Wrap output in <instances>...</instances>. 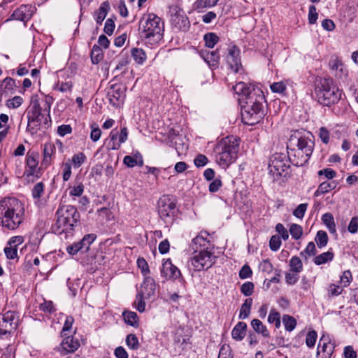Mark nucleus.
Wrapping results in <instances>:
<instances>
[{
	"label": "nucleus",
	"mask_w": 358,
	"mask_h": 358,
	"mask_svg": "<svg viewBox=\"0 0 358 358\" xmlns=\"http://www.w3.org/2000/svg\"><path fill=\"white\" fill-rule=\"evenodd\" d=\"M259 268L262 272L270 274L273 271V266L269 259H264L259 264Z\"/></svg>",
	"instance_id": "obj_60"
},
{
	"label": "nucleus",
	"mask_w": 358,
	"mask_h": 358,
	"mask_svg": "<svg viewBox=\"0 0 358 358\" xmlns=\"http://www.w3.org/2000/svg\"><path fill=\"white\" fill-rule=\"evenodd\" d=\"M247 324L243 322H238L231 331L232 338L237 341H242L246 335Z\"/></svg>",
	"instance_id": "obj_27"
},
{
	"label": "nucleus",
	"mask_w": 358,
	"mask_h": 358,
	"mask_svg": "<svg viewBox=\"0 0 358 358\" xmlns=\"http://www.w3.org/2000/svg\"><path fill=\"white\" fill-rule=\"evenodd\" d=\"M233 90L237 94L242 96L243 101L245 99L249 97L250 94L252 92H256L257 91L251 87L248 86L247 84L243 82L238 83L235 86L233 87Z\"/></svg>",
	"instance_id": "obj_26"
},
{
	"label": "nucleus",
	"mask_w": 358,
	"mask_h": 358,
	"mask_svg": "<svg viewBox=\"0 0 358 358\" xmlns=\"http://www.w3.org/2000/svg\"><path fill=\"white\" fill-rule=\"evenodd\" d=\"M242 106L241 117L245 124L255 125L260 122L265 115L264 103L266 100L263 92L257 90L256 92L250 94L249 97L244 99Z\"/></svg>",
	"instance_id": "obj_4"
},
{
	"label": "nucleus",
	"mask_w": 358,
	"mask_h": 358,
	"mask_svg": "<svg viewBox=\"0 0 358 358\" xmlns=\"http://www.w3.org/2000/svg\"><path fill=\"white\" fill-rule=\"evenodd\" d=\"M19 316L17 312L8 310L0 314V338L11 335L17 328Z\"/></svg>",
	"instance_id": "obj_11"
},
{
	"label": "nucleus",
	"mask_w": 358,
	"mask_h": 358,
	"mask_svg": "<svg viewBox=\"0 0 358 358\" xmlns=\"http://www.w3.org/2000/svg\"><path fill=\"white\" fill-rule=\"evenodd\" d=\"M314 146V141L308 137L301 136L297 140V148L310 156H311L313 152Z\"/></svg>",
	"instance_id": "obj_24"
},
{
	"label": "nucleus",
	"mask_w": 358,
	"mask_h": 358,
	"mask_svg": "<svg viewBox=\"0 0 358 358\" xmlns=\"http://www.w3.org/2000/svg\"><path fill=\"white\" fill-rule=\"evenodd\" d=\"M192 248L194 251L214 250V245L209 240V234L206 231H201L193 238Z\"/></svg>",
	"instance_id": "obj_16"
},
{
	"label": "nucleus",
	"mask_w": 358,
	"mask_h": 358,
	"mask_svg": "<svg viewBox=\"0 0 358 358\" xmlns=\"http://www.w3.org/2000/svg\"><path fill=\"white\" fill-rule=\"evenodd\" d=\"M56 148L52 143H46L43 148V163L46 166L51 164L52 157L55 154Z\"/></svg>",
	"instance_id": "obj_29"
},
{
	"label": "nucleus",
	"mask_w": 358,
	"mask_h": 358,
	"mask_svg": "<svg viewBox=\"0 0 358 358\" xmlns=\"http://www.w3.org/2000/svg\"><path fill=\"white\" fill-rule=\"evenodd\" d=\"M271 90L275 93L284 94L287 89L286 83L283 81L273 83L270 86Z\"/></svg>",
	"instance_id": "obj_56"
},
{
	"label": "nucleus",
	"mask_w": 358,
	"mask_h": 358,
	"mask_svg": "<svg viewBox=\"0 0 358 358\" xmlns=\"http://www.w3.org/2000/svg\"><path fill=\"white\" fill-rule=\"evenodd\" d=\"M124 164L128 167H134L136 166H143V159L141 153L137 152L133 156L127 155L123 159Z\"/></svg>",
	"instance_id": "obj_28"
},
{
	"label": "nucleus",
	"mask_w": 358,
	"mask_h": 358,
	"mask_svg": "<svg viewBox=\"0 0 358 358\" xmlns=\"http://www.w3.org/2000/svg\"><path fill=\"white\" fill-rule=\"evenodd\" d=\"M157 211L160 219L167 227L173 224L178 212L176 201L169 195H163L157 201Z\"/></svg>",
	"instance_id": "obj_9"
},
{
	"label": "nucleus",
	"mask_w": 358,
	"mask_h": 358,
	"mask_svg": "<svg viewBox=\"0 0 358 358\" xmlns=\"http://www.w3.org/2000/svg\"><path fill=\"white\" fill-rule=\"evenodd\" d=\"M268 322L270 324H274L275 327L278 329L280 327L281 322H280V313L274 308H272L270 310L268 317Z\"/></svg>",
	"instance_id": "obj_47"
},
{
	"label": "nucleus",
	"mask_w": 358,
	"mask_h": 358,
	"mask_svg": "<svg viewBox=\"0 0 358 358\" xmlns=\"http://www.w3.org/2000/svg\"><path fill=\"white\" fill-rule=\"evenodd\" d=\"M219 0H196L194 3V8L198 11H201L206 8L215 6Z\"/></svg>",
	"instance_id": "obj_39"
},
{
	"label": "nucleus",
	"mask_w": 358,
	"mask_h": 358,
	"mask_svg": "<svg viewBox=\"0 0 358 358\" xmlns=\"http://www.w3.org/2000/svg\"><path fill=\"white\" fill-rule=\"evenodd\" d=\"M171 24L178 31H187L190 27V22L185 11L178 6L171 8Z\"/></svg>",
	"instance_id": "obj_12"
},
{
	"label": "nucleus",
	"mask_w": 358,
	"mask_h": 358,
	"mask_svg": "<svg viewBox=\"0 0 358 358\" xmlns=\"http://www.w3.org/2000/svg\"><path fill=\"white\" fill-rule=\"evenodd\" d=\"M87 160V157L83 152H78L73 155L71 163L74 168H79Z\"/></svg>",
	"instance_id": "obj_46"
},
{
	"label": "nucleus",
	"mask_w": 358,
	"mask_h": 358,
	"mask_svg": "<svg viewBox=\"0 0 358 358\" xmlns=\"http://www.w3.org/2000/svg\"><path fill=\"white\" fill-rule=\"evenodd\" d=\"M317 338V334L316 331H315V330L309 331L308 332V334H306V345L310 348H313L315 345Z\"/></svg>",
	"instance_id": "obj_55"
},
{
	"label": "nucleus",
	"mask_w": 358,
	"mask_h": 358,
	"mask_svg": "<svg viewBox=\"0 0 358 358\" xmlns=\"http://www.w3.org/2000/svg\"><path fill=\"white\" fill-rule=\"evenodd\" d=\"M24 208L22 203L15 197L0 200V225L9 230L17 229L22 223Z\"/></svg>",
	"instance_id": "obj_2"
},
{
	"label": "nucleus",
	"mask_w": 358,
	"mask_h": 358,
	"mask_svg": "<svg viewBox=\"0 0 358 358\" xmlns=\"http://www.w3.org/2000/svg\"><path fill=\"white\" fill-rule=\"evenodd\" d=\"M308 208V203H301L293 211V215L299 218L302 219Z\"/></svg>",
	"instance_id": "obj_64"
},
{
	"label": "nucleus",
	"mask_w": 358,
	"mask_h": 358,
	"mask_svg": "<svg viewBox=\"0 0 358 358\" xmlns=\"http://www.w3.org/2000/svg\"><path fill=\"white\" fill-rule=\"evenodd\" d=\"M61 347L62 350L66 353L73 352L80 347V342L78 339L75 338L73 336H64Z\"/></svg>",
	"instance_id": "obj_23"
},
{
	"label": "nucleus",
	"mask_w": 358,
	"mask_h": 358,
	"mask_svg": "<svg viewBox=\"0 0 358 358\" xmlns=\"http://www.w3.org/2000/svg\"><path fill=\"white\" fill-rule=\"evenodd\" d=\"M54 99L51 96H45L42 101L32 99L31 106L27 112L28 126L32 130H38L41 126L45 129L48 128L51 124L50 109Z\"/></svg>",
	"instance_id": "obj_3"
},
{
	"label": "nucleus",
	"mask_w": 358,
	"mask_h": 358,
	"mask_svg": "<svg viewBox=\"0 0 358 358\" xmlns=\"http://www.w3.org/2000/svg\"><path fill=\"white\" fill-rule=\"evenodd\" d=\"M110 10V3L108 1L102 2L98 10L94 11V17L97 24L101 25Z\"/></svg>",
	"instance_id": "obj_25"
},
{
	"label": "nucleus",
	"mask_w": 358,
	"mask_h": 358,
	"mask_svg": "<svg viewBox=\"0 0 358 358\" xmlns=\"http://www.w3.org/2000/svg\"><path fill=\"white\" fill-rule=\"evenodd\" d=\"M352 280V275L350 270H346L343 272L341 276L340 282L343 285V287H347L350 285Z\"/></svg>",
	"instance_id": "obj_57"
},
{
	"label": "nucleus",
	"mask_w": 358,
	"mask_h": 358,
	"mask_svg": "<svg viewBox=\"0 0 358 358\" xmlns=\"http://www.w3.org/2000/svg\"><path fill=\"white\" fill-rule=\"evenodd\" d=\"M145 299H146L145 296H141V294L138 293L136 294L134 306L140 313H143L145 310V302L144 301Z\"/></svg>",
	"instance_id": "obj_52"
},
{
	"label": "nucleus",
	"mask_w": 358,
	"mask_h": 358,
	"mask_svg": "<svg viewBox=\"0 0 358 358\" xmlns=\"http://www.w3.org/2000/svg\"><path fill=\"white\" fill-rule=\"evenodd\" d=\"M317 348H319L322 353H325L326 352L334 353L335 345L334 343L331 342V339L329 336H322Z\"/></svg>",
	"instance_id": "obj_30"
},
{
	"label": "nucleus",
	"mask_w": 358,
	"mask_h": 358,
	"mask_svg": "<svg viewBox=\"0 0 358 358\" xmlns=\"http://www.w3.org/2000/svg\"><path fill=\"white\" fill-rule=\"evenodd\" d=\"M216 262L213 250L194 251L189 262L194 271H201L210 268Z\"/></svg>",
	"instance_id": "obj_10"
},
{
	"label": "nucleus",
	"mask_w": 358,
	"mask_h": 358,
	"mask_svg": "<svg viewBox=\"0 0 358 358\" xmlns=\"http://www.w3.org/2000/svg\"><path fill=\"white\" fill-rule=\"evenodd\" d=\"M205 60L209 65L215 66L218 64L220 60V55L217 50L208 52L205 57Z\"/></svg>",
	"instance_id": "obj_43"
},
{
	"label": "nucleus",
	"mask_w": 358,
	"mask_h": 358,
	"mask_svg": "<svg viewBox=\"0 0 358 358\" xmlns=\"http://www.w3.org/2000/svg\"><path fill=\"white\" fill-rule=\"evenodd\" d=\"M334 257V252L331 251V249L328 250L327 252H323L317 256H316L314 259V263L316 265H321L325 264L328 262H331Z\"/></svg>",
	"instance_id": "obj_37"
},
{
	"label": "nucleus",
	"mask_w": 358,
	"mask_h": 358,
	"mask_svg": "<svg viewBox=\"0 0 358 358\" xmlns=\"http://www.w3.org/2000/svg\"><path fill=\"white\" fill-rule=\"evenodd\" d=\"M343 291V287L331 283L327 287V294L329 297L337 296L340 295Z\"/></svg>",
	"instance_id": "obj_53"
},
{
	"label": "nucleus",
	"mask_w": 358,
	"mask_h": 358,
	"mask_svg": "<svg viewBox=\"0 0 358 358\" xmlns=\"http://www.w3.org/2000/svg\"><path fill=\"white\" fill-rule=\"evenodd\" d=\"M107 96L110 104L115 108H120L126 98V87L121 84L112 85L108 90Z\"/></svg>",
	"instance_id": "obj_13"
},
{
	"label": "nucleus",
	"mask_w": 358,
	"mask_h": 358,
	"mask_svg": "<svg viewBox=\"0 0 358 358\" xmlns=\"http://www.w3.org/2000/svg\"><path fill=\"white\" fill-rule=\"evenodd\" d=\"M241 139L236 136H228L222 138L216 144L214 152L217 163L223 168L234 163L240 150Z\"/></svg>",
	"instance_id": "obj_5"
},
{
	"label": "nucleus",
	"mask_w": 358,
	"mask_h": 358,
	"mask_svg": "<svg viewBox=\"0 0 358 358\" xmlns=\"http://www.w3.org/2000/svg\"><path fill=\"white\" fill-rule=\"evenodd\" d=\"M299 273H294L289 271L285 273V282L289 285H293L296 284L299 279Z\"/></svg>",
	"instance_id": "obj_59"
},
{
	"label": "nucleus",
	"mask_w": 358,
	"mask_h": 358,
	"mask_svg": "<svg viewBox=\"0 0 358 358\" xmlns=\"http://www.w3.org/2000/svg\"><path fill=\"white\" fill-rule=\"evenodd\" d=\"M103 58L101 48L98 45H94L91 51V59L93 64H98Z\"/></svg>",
	"instance_id": "obj_42"
},
{
	"label": "nucleus",
	"mask_w": 358,
	"mask_h": 358,
	"mask_svg": "<svg viewBox=\"0 0 358 358\" xmlns=\"http://www.w3.org/2000/svg\"><path fill=\"white\" fill-rule=\"evenodd\" d=\"M156 290V283L155 280L150 276H145L144 280L141 285L138 292L141 296H145V299H149L154 296Z\"/></svg>",
	"instance_id": "obj_21"
},
{
	"label": "nucleus",
	"mask_w": 358,
	"mask_h": 358,
	"mask_svg": "<svg viewBox=\"0 0 358 358\" xmlns=\"http://www.w3.org/2000/svg\"><path fill=\"white\" fill-rule=\"evenodd\" d=\"M337 186V182L335 181H324L320 184L317 190L315 192V196L328 193L331 190L334 189Z\"/></svg>",
	"instance_id": "obj_32"
},
{
	"label": "nucleus",
	"mask_w": 358,
	"mask_h": 358,
	"mask_svg": "<svg viewBox=\"0 0 358 358\" xmlns=\"http://www.w3.org/2000/svg\"><path fill=\"white\" fill-rule=\"evenodd\" d=\"M44 184L42 182L36 183L32 189V196L34 199H40L44 193Z\"/></svg>",
	"instance_id": "obj_61"
},
{
	"label": "nucleus",
	"mask_w": 358,
	"mask_h": 358,
	"mask_svg": "<svg viewBox=\"0 0 358 358\" xmlns=\"http://www.w3.org/2000/svg\"><path fill=\"white\" fill-rule=\"evenodd\" d=\"M36 10V8L35 6L31 4H22L13 11L10 17L8 19V20H15L27 22L31 18Z\"/></svg>",
	"instance_id": "obj_15"
},
{
	"label": "nucleus",
	"mask_w": 358,
	"mask_h": 358,
	"mask_svg": "<svg viewBox=\"0 0 358 358\" xmlns=\"http://www.w3.org/2000/svg\"><path fill=\"white\" fill-rule=\"evenodd\" d=\"M17 88L15 80L6 77L0 82V92L1 95L13 94L15 92Z\"/></svg>",
	"instance_id": "obj_22"
},
{
	"label": "nucleus",
	"mask_w": 358,
	"mask_h": 358,
	"mask_svg": "<svg viewBox=\"0 0 358 358\" xmlns=\"http://www.w3.org/2000/svg\"><path fill=\"white\" fill-rule=\"evenodd\" d=\"M287 156L290 162L296 166H302L305 165L310 156L302 152L299 148L289 149L287 147Z\"/></svg>",
	"instance_id": "obj_18"
},
{
	"label": "nucleus",
	"mask_w": 358,
	"mask_h": 358,
	"mask_svg": "<svg viewBox=\"0 0 358 358\" xmlns=\"http://www.w3.org/2000/svg\"><path fill=\"white\" fill-rule=\"evenodd\" d=\"M71 163L70 159H68L67 162H63L62 164V179L64 182L68 181L71 176Z\"/></svg>",
	"instance_id": "obj_48"
},
{
	"label": "nucleus",
	"mask_w": 358,
	"mask_h": 358,
	"mask_svg": "<svg viewBox=\"0 0 358 358\" xmlns=\"http://www.w3.org/2000/svg\"><path fill=\"white\" fill-rule=\"evenodd\" d=\"M127 345L131 350H137L139 348V342L135 334H130L126 338Z\"/></svg>",
	"instance_id": "obj_50"
},
{
	"label": "nucleus",
	"mask_w": 358,
	"mask_h": 358,
	"mask_svg": "<svg viewBox=\"0 0 358 358\" xmlns=\"http://www.w3.org/2000/svg\"><path fill=\"white\" fill-rule=\"evenodd\" d=\"M290 161L288 156L285 153H275L269 159L268 171L272 175L273 180H278L282 176L286 177L290 169Z\"/></svg>",
	"instance_id": "obj_8"
},
{
	"label": "nucleus",
	"mask_w": 358,
	"mask_h": 358,
	"mask_svg": "<svg viewBox=\"0 0 358 358\" xmlns=\"http://www.w3.org/2000/svg\"><path fill=\"white\" fill-rule=\"evenodd\" d=\"M315 97L324 106L336 104L341 99L343 92L331 78H320L315 86Z\"/></svg>",
	"instance_id": "obj_6"
},
{
	"label": "nucleus",
	"mask_w": 358,
	"mask_h": 358,
	"mask_svg": "<svg viewBox=\"0 0 358 358\" xmlns=\"http://www.w3.org/2000/svg\"><path fill=\"white\" fill-rule=\"evenodd\" d=\"M322 220L331 234H336L334 218L331 213H324L322 217Z\"/></svg>",
	"instance_id": "obj_34"
},
{
	"label": "nucleus",
	"mask_w": 358,
	"mask_h": 358,
	"mask_svg": "<svg viewBox=\"0 0 358 358\" xmlns=\"http://www.w3.org/2000/svg\"><path fill=\"white\" fill-rule=\"evenodd\" d=\"M4 253L6 256V258L8 259H14L17 258V248H16V245L6 246L4 248Z\"/></svg>",
	"instance_id": "obj_63"
},
{
	"label": "nucleus",
	"mask_w": 358,
	"mask_h": 358,
	"mask_svg": "<svg viewBox=\"0 0 358 358\" xmlns=\"http://www.w3.org/2000/svg\"><path fill=\"white\" fill-rule=\"evenodd\" d=\"M161 275L166 279H177L181 275L180 271L172 264L170 259L164 261L161 269Z\"/></svg>",
	"instance_id": "obj_20"
},
{
	"label": "nucleus",
	"mask_w": 358,
	"mask_h": 358,
	"mask_svg": "<svg viewBox=\"0 0 358 358\" xmlns=\"http://www.w3.org/2000/svg\"><path fill=\"white\" fill-rule=\"evenodd\" d=\"M227 62L229 68L235 73H238L242 68L240 49L236 45H233L229 48Z\"/></svg>",
	"instance_id": "obj_17"
},
{
	"label": "nucleus",
	"mask_w": 358,
	"mask_h": 358,
	"mask_svg": "<svg viewBox=\"0 0 358 358\" xmlns=\"http://www.w3.org/2000/svg\"><path fill=\"white\" fill-rule=\"evenodd\" d=\"M141 37L151 45L158 43L163 38L164 24L155 13H148L139 23Z\"/></svg>",
	"instance_id": "obj_7"
},
{
	"label": "nucleus",
	"mask_w": 358,
	"mask_h": 358,
	"mask_svg": "<svg viewBox=\"0 0 358 358\" xmlns=\"http://www.w3.org/2000/svg\"><path fill=\"white\" fill-rule=\"evenodd\" d=\"M282 322L285 326V329L288 331H293L296 326V319L289 315H284L282 316Z\"/></svg>",
	"instance_id": "obj_45"
},
{
	"label": "nucleus",
	"mask_w": 358,
	"mask_h": 358,
	"mask_svg": "<svg viewBox=\"0 0 358 358\" xmlns=\"http://www.w3.org/2000/svg\"><path fill=\"white\" fill-rule=\"evenodd\" d=\"M255 285L252 282H246L243 283L241 287V292L246 296H249L252 294L254 292Z\"/></svg>",
	"instance_id": "obj_58"
},
{
	"label": "nucleus",
	"mask_w": 358,
	"mask_h": 358,
	"mask_svg": "<svg viewBox=\"0 0 358 358\" xmlns=\"http://www.w3.org/2000/svg\"><path fill=\"white\" fill-rule=\"evenodd\" d=\"M131 54L136 63L140 65H142L147 59L145 52L141 48H132L131 50Z\"/></svg>",
	"instance_id": "obj_36"
},
{
	"label": "nucleus",
	"mask_w": 358,
	"mask_h": 358,
	"mask_svg": "<svg viewBox=\"0 0 358 358\" xmlns=\"http://www.w3.org/2000/svg\"><path fill=\"white\" fill-rule=\"evenodd\" d=\"M328 236L326 231L320 230L317 231L315 241L320 248L325 247L328 243Z\"/></svg>",
	"instance_id": "obj_44"
},
{
	"label": "nucleus",
	"mask_w": 358,
	"mask_h": 358,
	"mask_svg": "<svg viewBox=\"0 0 358 358\" xmlns=\"http://www.w3.org/2000/svg\"><path fill=\"white\" fill-rule=\"evenodd\" d=\"M55 215L57 219L51 227V231L61 238L73 236L75 228L80 224V215L77 208L71 205L59 206Z\"/></svg>",
	"instance_id": "obj_1"
},
{
	"label": "nucleus",
	"mask_w": 358,
	"mask_h": 358,
	"mask_svg": "<svg viewBox=\"0 0 358 358\" xmlns=\"http://www.w3.org/2000/svg\"><path fill=\"white\" fill-rule=\"evenodd\" d=\"M317 17H318V13L317 12L316 7L314 5L310 6L309 9H308V22L310 24H315L317 22Z\"/></svg>",
	"instance_id": "obj_62"
},
{
	"label": "nucleus",
	"mask_w": 358,
	"mask_h": 358,
	"mask_svg": "<svg viewBox=\"0 0 358 358\" xmlns=\"http://www.w3.org/2000/svg\"><path fill=\"white\" fill-rule=\"evenodd\" d=\"M290 271L294 273H301L303 271V263L301 259L297 256H293L289 262Z\"/></svg>",
	"instance_id": "obj_38"
},
{
	"label": "nucleus",
	"mask_w": 358,
	"mask_h": 358,
	"mask_svg": "<svg viewBox=\"0 0 358 358\" xmlns=\"http://www.w3.org/2000/svg\"><path fill=\"white\" fill-rule=\"evenodd\" d=\"M38 154L36 152L29 151L26 156V166L27 169L24 175L27 178L34 176L37 173V168L38 165Z\"/></svg>",
	"instance_id": "obj_19"
},
{
	"label": "nucleus",
	"mask_w": 358,
	"mask_h": 358,
	"mask_svg": "<svg viewBox=\"0 0 358 358\" xmlns=\"http://www.w3.org/2000/svg\"><path fill=\"white\" fill-rule=\"evenodd\" d=\"M38 309L45 314H52L57 310L53 302L45 299H43V302L39 304Z\"/></svg>",
	"instance_id": "obj_40"
},
{
	"label": "nucleus",
	"mask_w": 358,
	"mask_h": 358,
	"mask_svg": "<svg viewBox=\"0 0 358 358\" xmlns=\"http://www.w3.org/2000/svg\"><path fill=\"white\" fill-rule=\"evenodd\" d=\"M203 40L206 47L213 48L219 42L220 38L216 34L209 32L204 35Z\"/></svg>",
	"instance_id": "obj_41"
},
{
	"label": "nucleus",
	"mask_w": 358,
	"mask_h": 358,
	"mask_svg": "<svg viewBox=\"0 0 358 358\" xmlns=\"http://www.w3.org/2000/svg\"><path fill=\"white\" fill-rule=\"evenodd\" d=\"M122 317L126 324L134 327H138L139 325V318L136 313L124 310L122 313Z\"/></svg>",
	"instance_id": "obj_31"
},
{
	"label": "nucleus",
	"mask_w": 358,
	"mask_h": 358,
	"mask_svg": "<svg viewBox=\"0 0 358 358\" xmlns=\"http://www.w3.org/2000/svg\"><path fill=\"white\" fill-rule=\"evenodd\" d=\"M96 236L94 234L85 235L82 240L75 242L66 248V251L71 255H76L78 252H85L90 249V245L96 239Z\"/></svg>",
	"instance_id": "obj_14"
},
{
	"label": "nucleus",
	"mask_w": 358,
	"mask_h": 358,
	"mask_svg": "<svg viewBox=\"0 0 358 358\" xmlns=\"http://www.w3.org/2000/svg\"><path fill=\"white\" fill-rule=\"evenodd\" d=\"M251 326L258 334H262L263 337H269V331L266 327L258 319H253L251 321Z\"/></svg>",
	"instance_id": "obj_33"
},
{
	"label": "nucleus",
	"mask_w": 358,
	"mask_h": 358,
	"mask_svg": "<svg viewBox=\"0 0 358 358\" xmlns=\"http://www.w3.org/2000/svg\"><path fill=\"white\" fill-rule=\"evenodd\" d=\"M23 99L20 96H15L13 98L8 99L6 105L8 108H17L23 103Z\"/></svg>",
	"instance_id": "obj_54"
},
{
	"label": "nucleus",
	"mask_w": 358,
	"mask_h": 358,
	"mask_svg": "<svg viewBox=\"0 0 358 358\" xmlns=\"http://www.w3.org/2000/svg\"><path fill=\"white\" fill-rule=\"evenodd\" d=\"M84 192V185L80 182H76L73 187L69 188V195L71 196L80 197Z\"/></svg>",
	"instance_id": "obj_49"
},
{
	"label": "nucleus",
	"mask_w": 358,
	"mask_h": 358,
	"mask_svg": "<svg viewBox=\"0 0 358 358\" xmlns=\"http://www.w3.org/2000/svg\"><path fill=\"white\" fill-rule=\"evenodd\" d=\"M252 301H253L252 298H248L244 301L240 309L238 316L239 319L243 320L247 318L250 315Z\"/></svg>",
	"instance_id": "obj_35"
},
{
	"label": "nucleus",
	"mask_w": 358,
	"mask_h": 358,
	"mask_svg": "<svg viewBox=\"0 0 358 358\" xmlns=\"http://www.w3.org/2000/svg\"><path fill=\"white\" fill-rule=\"evenodd\" d=\"M290 234L294 240H299L303 234L302 227L297 224H292L289 227Z\"/></svg>",
	"instance_id": "obj_51"
}]
</instances>
